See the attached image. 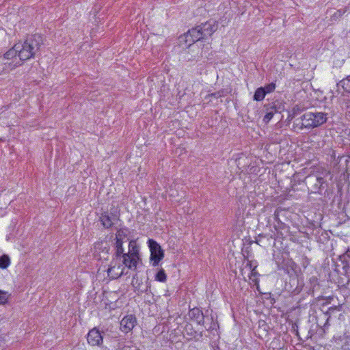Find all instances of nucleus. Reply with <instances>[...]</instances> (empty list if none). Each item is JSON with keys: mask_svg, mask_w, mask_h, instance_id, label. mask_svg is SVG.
<instances>
[{"mask_svg": "<svg viewBox=\"0 0 350 350\" xmlns=\"http://www.w3.org/2000/svg\"><path fill=\"white\" fill-rule=\"evenodd\" d=\"M247 266H250V267H252V262H251V261L248 260V261H247Z\"/></svg>", "mask_w": 350, "mask_h": 350, "instance_id": "39", "label": "nucleus"}, {"mask_svg": "<svg viewBox=\"0 0 350 350\" xmlns=\"http://www.w3.org/2000/svg\"><path fill=\"white\" fill-rule=\"evenodd\" d=\"M123 241L122 240H116L115 247H116V258L121 257L123 254H124L123 252V247H122Z\"/></svg>", "mask_w": 350, "mask_h": 350, "instance_id": "24", "label": "nucleus"}, {"mask_svg": "<svg viewBox=\"0 0 350 350\" xmlns=\"http://www.w3.org/2000/svg\"><path fill=\"white\" fill-rule=\"evenodd\" d=\"M337 88L342 100V104L345 105L347 112L350 113V76L340 81L337 83Z\"/></svg>", "mask_w": 350, "mask_h": 350, "instance_id": "5", "label": "nucleus"}, {"mask_svg": "<svg viewBox=\"0 0 350 350\" xmlns=\"http://www.w3.org/2000/svg\"><path fill=\"white\" fill-rule=\"evenodd\" d=\"M193 28L198 32V37H200L201 40L211 36L217 31L218 24L216 21L210 20Z\"/></svg>", "mask_w": 350, "mask_h": 350, "instance_id": "7", "label": "nucleus"}, {"mask_svg": "<svg viewBox=\"0 0 350 350\" xmlns=\"http://www.w3.org/2000/svg\"><path fill=\"white\" fill-rule=\"evenodd\" d=\"M309 282L310 284V288H312V291H314L316 286H319L318 279L316 276H312L309 279Z\"/></svg>", "mask_w": 350, "mask_h": 350, "instance_id": "31", "label": "nucleus"}, {"mask_svg": "<svg viewBox=\"0 0 350 350\" xmlns=\"http://www.w3.org/2000/svg\"><path fill=\"white\" fill-rule=\"evenodd\" d=\"M337 267H341L343 274L350 275V249L349 248L345 253L340 255L338 258Z\"/></svg>", "mask_w": 350, "mask_h": 350, "instance_id": "10", "label": "nucleus"}, {"mask_svg": "<svg viewBox=\"0 0 350 350\" xmlns=\"http://www.w3.org/2000/svg\"><path fill=\"white\" fill-rule=\"evenodd\" d=\"M198 31H196L193 28L189 29L183 36H180V42H185L187 46H190L196 42L200 40V37H198Z\"/></svg>", "mask_w": 350, "mask_h": 350, "instance_id": "14", "label": "nucleus"}, {"mask_svg": "<svg viewBox=\"0 0 350 350\" xmlns=\"http://www.w3.org/2000/svg\"><path fill=\"white\" fill-rule=\"evenodd\" d=\"M211 96H214V97H216V96H216V93L212 94H211Z\"/></svg>", "mask_w": 350, "mask_h": 350, "instance_id": "40", "label": "nucleus"}, {"mask_svg": "<svg viewBox=\"0 0 350 350\" xmlns=\"http://www.w3.org/2000/svg\"><path fill=\"white\" fill-rule=\"evenodd\" d=\"M0 58L3 59V61L9 70H12L23 64V60L21 59L18 52L16 51V44L3 56H0Z\"/></svg>", "mask_w": 350, "mask_h": 350, "instance_id": "6", "label": "nucleus"}, {"mask_svg": "<svg viewBox=\"0 0 350 350\" xmlns=\"http://www.w3.org/2000/svg\"><path fill=\"white\" fill-rule=\"evenodd\" d=\"M123 263L130 269H136L137 266V260L139 258L129 255V254H123Z\"/></svg>", "mask_w": 350, "mask_h": 350, "instance_id": "18", "label": "nucleus"}, {"mask_svg": "<svg viewBox=\"0 0 350 350\" xmlns=\"http://www.w3.org/2000/svg\"><path fill=\"white\" fill-rule=\"evenodd\" d=\"M347 12V8L344 9H339L335 11L332 14L330 15V18L328 20L329 24L333 25L336 22L339 21L342 16Z\"/></svg>", "mask_w": 350, "mask_h": 350, "instance_id": "20", "label": "nucleus"}, {"mask_svg": "<svg viewBox=\"0 0 350 350\" xmlns=\"http://www.w3.org/2000/svg\"><path fill=\"white\" fill-rule=\"evenodd\" d=\"M120 220V213L116 208H111L109 211H104L100 216V221L105 228H110Z\"/></svg>", "mask_w": 350, "mask_h": 350, "instance_id": "9", "label": "nucleus"}, {"mask_svg": "<svg viewBox=\"0 0 350 350\" xmlns=\"http://www.w3.org/2000/svg\"><path fill=\"white\" fill-rule=\"evenodd\" d=\"M136 323L137 319L135 315H126L120 321V329L125 333H128L134 328Z\"/></svg>", "mask_w": 350, "mask_h": 350, "instance_id": "12", "label": "nucleus"}, {"mask_svg": "<svg viewBox=\"0 0 350 350\" xmlns=\"http://www.w3.org/2000/svg\"><path fill=\"white\" fill-rule=\"evenodd\" d=\"M124 348H125V345H124L123 344H121L120 342H118L116 347V350H123Z\"/></svg>", "mask_w": 350, "mask_h": 350, "instance_id": "33", "label": "nucleus"}, {"mask_svg": "<svg viewBox=\"0 0 350 350\" xmlns=\"http://www.w3.org/2000/svg\"><path fill=\"white\" fill-rule=\"evenodd\" d=\"M262 89L265 90V94L271 93L273 92L275 89V84L274 83H271L265 87H262Z\"/></svg>", "mask_w": 350, "mask_h": 350, "instance_id": "30", "label": "nucleus"}, {"mask_svg": "<svg viewBox=\"0 0 350 350\" xmlns=\"http://www.w3.org/2000/svg\"><path fill=\"white\" fill-rule=\"evenodd\" d=\"M3 59L0 58V75L5 71L6 70H9L7 66L5 65V63L3 62Z\"/></svg>", "mask_w": 350, "mask_h": 350, "instance_id": "32", "label": "nucleus"}, {"mask_svg": "<svg viewBox=\"0 0 350 350\" xmlns=\"http://www.w3.org/2000/svg\"><path fill=\"white\" fill-rule=\"evenodd\" d=\"M169 195H170V197H172V198H176L174 190L172 187L170 188Z\"/></svg>", "mask_w": 350, "mask_h": 350, "instance_id": "34", "label": "nucleus"}, {"mask_svg": "<svg viewBox=\"0 0 350 350\" xmlns=\"http://www.w3.org/2000/svg\"><path fill=\"white\" fill-rule=\"evenodd\" d=\"M131 284L135 288V291H137L138 293H148V289L150 288V286H147L145 290L142 289L141 286L142 282L138 279L137 274H135L133 276Z\"/></svg>", "mask_w": 350, "mask_h": 350, "instance_id": "19", "label": "nucleus"}, {"mask_svg": "<svg viewBox=\"0 0 350 350\" xmlns=\"http://www.w3.org/2000/svg\"><path fill=\"white\" fill-rule=\"evenodd\" d=\"M265 96L266 94L265 93L264 89L260 87L256 90L253 98L254 100L261 101L265 98Z\"/></svg>", "mask_w": 350, "mask_h": 350, "instance_id": "23", "label": "nucleus"}, {"mask_svg": "<svg viewBox=\"0 0 350 350\" xmlns=\"http://www.w3.org/2000/svg\"><path fill=\"white\" fill-rule=\"evenodd\" d=\"M184 333L188 336V340L194 339L196 341H199L203 337V331L197 332L191 323L186 324Z\"/></svg>", "mask_w": 350, "mask_h": 350, "instance_id": "16", "label": "nucleus"}, {"mask_svg": "<svg viewBox=\"0 0 350 350\" xmlns=\"http://www.w3.org/2000/svg\"><path fill=\"white\" fill-rule=\"evenodd\" d=\"M287 212L282 208H277L274 212V219L277 222V224H274V228L276 231H279L280 230H286V232L288 230V226L280 219V216H284Z\"/></svg>", "mask_w": 350, "mask_h": 350, "instance_id": "13", "label": "nucleus"}, {"mask_svg": "<svg viewBox=\"0 0 350 350\" xmlns=\"http://www.w3.org/2000/svg\"><path fill=\"white\" fill-rule=\"evenodd\" d=\"M279 108H277L275 104L273 103V105L270 107L271 111H268L263 118V122L265 124H268L269 121L272 119L273 117V115L275 113L278 112Z\"/></svg>", "mask_w": 350, "mask_h": 350, "instance_id": "21", "label": "nucleus"}, {"mask_svg": "<svg viewBox=\"0 0 350 350\" xmlns=\"http://www.w3.org/2000/svg\"><path fill=\"white\" fill-rule=\"evenodd\" d=\"M129 251L127 254L139 258V250L135 241L132 240L129 242Z\"/></svg>", "mask_w": 350, "mask_h": 350, "instance_id": "22", "label": "nucleus"}, {"mask_svg": "<svg viewBox=\"0 0 350 350\" xmlns=\"http://www.w3.org/2000/svg\"><path fill=\"white\" fill-rule=\"evenodd\" d=\"M113 269V267H109V268L107 269V272H108V273H109L112 271V269Z\"/></svg>", "mask_w": 350, "mask_h": 350, "instance_id": "38", "label": "nucleus"}, {"mask_svg": "<svg viewBox=\"0 0 350 350\" xmlns=\"http://www.w3.org/2000/svg\"><path fill=\"white\" fill-rule=\"evenodd\" d=\"M273 258L278 270L283 271L284 273L290 277L295 275L296 264L292 259L288 258V253L279 250L273 253Z\"/></svg>", "mask_w": 350, "mask_h": 350, "instance_id": "3", "label": "nucleus"}, {"mask_svg": "<svg viewBox=\"0 0 350 350\" xmlns=\"http://www.w3.org/2000/svg\"><path fill=\"white\" fill-rule=\"evenodd\" d=\"M148 245L150 251V259L152 262V266L157 267L164 257V251L154 239H149L148 240Z\"/></svg>", "mask_w": 350, "mask_h": 350, "instance_id": "8", "label": "nucleus"}, {"mask_svg": "<svg viewBox=\"0 0 350 350\" xmlns=\"http://www.w3.org/2000/svg\"><path fill=\"white\" fill-rule=\"evenodd\" d=\"M16 49L23 62L35 57L40 53L43 44V38L38 34L29 35L23 43H16Z\"/></svg>", "mask_w": 350, "mask_h": 350, "instance_id": "1", "label": "nucleus"}, {"mask_svg": "<svg viewBox=\"0 0 350 350\" xmlns=\"http://www.w3.org/2000/svg\"><path fill=\"white\" fill-rule=\"evenodd\" d=\"M284 217H286V214L284 215ZM284 216H280V219H282V218H283Z\"/></svg>", "mask_w": 350, "mask_h": 350, "instance_id": "42", "label": "nucleus"}, {"mask_svg": "<svg viewBox=\"0 0 350 350\" xmlns=\"http://www.w3.org/2000/svg\"><path fill=\"white\" fill-rule=\"evenodd\" d=\"M265 238H267L268 241L271 240L272 239V236L271 235H267V234H258V236L256 237V243L262 246V239H265Z\"/></svg>", "mask_w": 350, "mask_h": 350, "instance_id": "29", "label": "nucleus"}, {"mask_svg": "<svg viewBox=\"0 0 350 350\" xmlns=\"http://www.w3.org/2000/svg\"><path fill=\"white\" fill-rule=\"evenodd\" d=\"M332 299L333 298L332 297H328L327 298V301L325 303L323 304L322 307L324 308L327 304H329Z\"/></svg>", "mask_w": 350, "mask_h": 350, "instance_id": "35", "label": "nucleus"}, {"mask_svg": "<svg viewBox=\"0 0 350 350\" xmlns=\"http://www.w3.org/2000/svg\"><path fill=\"white\" fill-rule=\"evenodd\" d=\"M10 295L8 292L0 290V304H6Z\"/></svg>", "mask_w": 350, "mask_h": 350, "instance_id": "28", "label": "nucleus"}, {"mask_svg": "<svg viewBox=\"0 0 350 350\" xmlns=\"http://www.w3.org/2000/svg\"><path fill=\"white\" fill-rule=\"evenodd\" d=\"M188 316L191 321L196 322L198 325H204L205 316L202 310L199 308L195 307L190 309L188 312Z\"/></svg>", "mask_w": 350, "mask_h": 350, "instance_id": "15", "label": "nucleus"}, {"mask_svg": "<svg viewBox=\"0 0 350 350\" xmlns=\"http://www.w3.org/2000/svg\"><path fill=\"white\" fill-rule=\"evenodd\" d=\"M155 280L165 282L167 280V275L163 269H160L155 275Z\"/></svg>", "mask_w": 350, "mask_h": 350, "instance_id": "27", "label": "nucleus"}, {"mask_svg": "<svg viewBox=\"0 0 350 350\" xmlns=\"http://www.w3.org/2000/svg\"><path fill=\"white\" fill-rule=\"evenodd\" d=\"M212 329V327H211H211H209L207 329V330H209V329Z\"/></svg>", "mask_w": 350, "mask_h": 350, "instance_id": "43", "label": "nucleus"}, {"mask_svg": "<svg viewBox=\"0 0 350 350\" xmlns=\"http://www.w3.org/2000/svg\"><path fill=\"white\" fill-rule=\"evenodd\" d=\"M327 175L328 172L326 170L321 172L317 171L308 175L304 181L308 191L311 193L325 194L329 187V183L326 180Z\"/></svg>", "mask_w": 350, "mask_h": 350, "instance_id": "2", "label": "nucleus"}, {"mask_svg": "<svg viewBox=\"0 0 350 350\" xmlns=\"http://www.w3.org/2000/svg\"><path fill=\"white\" fill-rule=\"evenodd\" d=\"M299 108L298 107H294L293 109V116H295L297 114L298 112H299Z\"/></svg>", "mask_w": 350, "mask_h": 350, "instance_id": "36", "label": "nucleus"}, {"mask_svg": "<svg viewBox=\"0 0 350 350\" xmlns=\"http://www.w3.org/2000/svg\"><path fill=\"white\" fill-rule=\"evenodd\" d=\"M10 264V259L6 254L0 256V268L6 269Z\"/></svg>", "mask_w": 350, "mask_h": 350, "instance_id": "26", "label": "nucleus"}, {"mask_svg": "<svg viewBox=\"0 0 350 350\" xmlns=\"http://www.w3.org/2000/svg\"><path fill=\"white\" fill-rule=\"evenodd\" d=\"M342 310V305L338 304L337 306H331L327 308V310L324 311L322 308L321 311L323 312V314L325 318H326L325 323L323 324V327H325L328 326V321L330 317L335 314L336 312H341Z\"/></svg>", "mask_w": 350, "mask_h": 350, "instance_id": "17", "label": "nucleus"}, {"mask_svg": "<svg viewBox=\"0 0 350 350\" xmlns=\"http://www.w3.org/2000/svg\"><path fill=\"white\" fill-rule=\"evenodd\" d=\"M258 273L255 271V269H253L251 271V276H256L257 275Z\"/></svg>", "mask_w": 350, "mask_h": 350, "instance_id": "37", "label": "nucleus"}, {"mask_svg": "<svg viewBox=\"0 0 350 350\" xmlns=\"http://www.w3.org/2000/svg\"><path fill=\"white\" fill-rule=\"evenodd\" d=\"M87 340L92 346H100L103 344V338L100 331L94 327L89 331Z\"/></svg>", "mask_w": 350, "mask_h": 350, "instance_id": "11", "label": "nucleus"}, {"mask_svg": "<svg viewBox=\"0 0 350 350\" xmlns=\"http://www.w3.org/2000/svg\"><path fill=\"white\" fill-rule=\"evenodd\" d=\"M129 230L126 228H120L117 230L116 234V240H123L125 237L128 236Z\"/></svg>", "mask_w": 350, "mask_h": 350, "instance_id": "25", "label": "nucleus"}, {"mask_svg": "<svg viewBox=\"0 0 350 350\" xmlns=\"http://www.w3.org/2000/svg\"><path fill=\"white\" fill-rule=\"evenodd\" d=\"M292 280H293V281L296 280L297 282V280L296 277H295L293 279H292Z\"/></svg>", "mask_w": 350, "mask_h": 350, "instance_id": "41", "label": "nucleus"}, {"mask_svg": "<svg viewBox=\"0 0 350 350\" xmlns=\"http://www.w3.org/2000/svg\"><path fill=\"white\" fill-rule=\"evenodd\" d=\"M301 129H312L319 127L327 120V113L323 112H306L301 116Z\"/></svg>", "mask_w": 350, "mask_h": 350, "instance_id": "4", "label": "nucleus"}]
</instances>
